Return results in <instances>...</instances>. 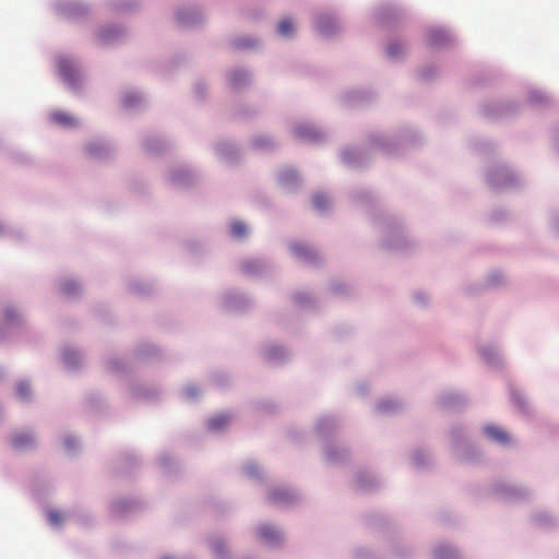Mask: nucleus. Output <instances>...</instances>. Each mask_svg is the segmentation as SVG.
Instances as JSON below:
<instances>
[{"mask_svg": "<svg viewBox=\"0 0 559 559\" xmlns=\"http://www.w3.org/2000/svg\"><path fill=\"white\" fill-rule=\"evenodd\" d=\"M402 50L403 47L397 43H392L388 46V55L390 57H396Z\"/></svg>", "mask_w": 559, "mask_h": 559, "instance_id": "4468645a", "label": "nucleus"}, {"mask_svg": "<svg viewBox=\"0 0 559 559\" xmlns=\"http://www.w3.org/2000/svg\"><path fill=\"white\" fill-rule=\"evenodd\" d=\"M444 36L445 35H444V33L442 31H438V32L432 33L430 35V41H431V44H438V43H440L439 37L441 38V37H444Z\"/></svg>", "mask_w": 559, "mask_h": 559, "instance_id": "a211bd4d", "label": "nucleus"}, {"mask_svg": "<svg viewBox=\"0 0 559 559\" xmlns=\"http://www.w3.org/2000/svg\"><path fill=\"white\" fill-rule=\"evenodd\" d=\"M51 118L55 122L63 127H72L75 124V119L67 112H55Z\"/></svg>", "mask_w": 559, "mask_h": 559, "instance_id": "20e7f679", "label": "nucleus"}, {"mask_svg": "<svg viewBox=\"0 0 559 559\" xmlns=\"http://www.w3.org/2000/svg\"><path fill=\"white\" fill-rule=\"evenodd\" d=\"M28 393H29L28 384H26L24 382L19 383V385H17V394L21 397H26L28 395Z\"/></svg>", "mask_w": 559, "mask_h": 559, "instance_id": "f3484780", "label": "nucleus"}, {"mask_svg": "<svg viewBox=\"0 0 559 559\" xmlns=\"http://www.w3.org/2000/svg\"><path fill=\"white\" fill-rule=\"evenodd\" d=\"M118 31L115 29V28H108V29H104L100 34H99V40L103 43V44H107L109 43V38L114 35V34H117Z\"/></svg>", "mask_w": 559, "mask_h": 559, "instance_id": "ddd939ff", "label": "nucleus"}, {"mask_svg": "<svg viewBox=\"0 0 559 559\" xmlns=\"http://www.w3.org/2000/svg\"><path fill=\"white\" fill-rule=\"evenodd\" d=\"M246 78V73L243 71H236L230 76V82L234 86L240 84V82Z\"/></svg>", "mask_w": 559, "mask_h": 559, "instance_id": "dca6fc26", "label": "nucleus"}, {"mask_svg": "<svg viewBox=\"0 0 559 559\" xmlns=\"http://www.w3.org/2000/svg\"><path fill=\"white\" fill-rule=\"evenodd\" d=\"M272 499L276 502H285L289 499V492L286 490H274L272 493Z\"/></svg>", "mask_w": 559, "mask_h": 559, "instance_id": "f8f14e48", "label": "nucleus"}, {"mask_svg": "<svg viewBox=\"0 0 559 559\" xmlns=\"http://www.w3.org/2000/svg\"><path fill=\"white\" fill-rule=\"evenodd\" d=\"M277 32L282 36H288L294 32V24L290 20H283L278 23Z\"/></svg>", "mask_w": 559, "mask_h": 559, "instance_id": "6e6552de", "label": "nucleus"}, {"mask_svg": "<svg viewBox=\"0 0 559 559\" xmlns=\"http://www.w3.org/2000/svg\"><path fill=\"white\" fill-rule=\"evenodd\" d=\"M178 19H179L181 22H183V23L186 22V19H185V16H183V15H179V16H178Z\"/></svg>", "mask_w": 559, "mask_h": 559, "instance_id": "aec40b11", "label": "nucleus"}, {"mask_svg": "<svg viewBox=\"0 0 559 559\" xmlns=\"http://www.w3.org/2000/svg\"><path fill=\"white\" fill-rule=\"evenodd\" d=\"M230 230H231V234L235 236V237H242L246 235L247 233V227L243 223L241 222H234L231 224V227H230Z\"/></svg>", "mask_w": 559, "mask_h": 559, "instance_id": "9d476101", "label": "nucleus"}, {"mask_svg": "<svg viewBox=\"0 0 559 559\" xmlns=\"http://www.w3.org/2000/svg\"><path fill=\"white\" fill-rule=\"evenodd\" d=\"M259 534L265 540L276 542L280 539V532L267 525L261 526L259 528Z\"/></svg>", "mask_w": 559, "mask_h": 559, "instance_id": "39448f33", "label": "nucleus"}, {"mask_svg": "<svg viewBox=\"0 0 559 559\" xmlns=\"http://www.w3.org/2000/svg\"><path fill=\"white\" fill-rule=\"evenodd\" d=\"M485 432L490 439H492L496 442L508 443L510 441L508 433L499 427L487 426L485 427Z\"/></svg>", "mask_w": 559, "mask_h": 559, "instance_id": "f03ea898", "label": "nucleus"}, {"mask_svg": "<svg viewBox=\"0 0 559 559\" xmlns=\"http://www.w3.org/2000/svg\"><path fill=\"white\" fill-rule=\"evenodd\" d=\"M229 416L217 415L209 420V428L212 430L222 429L229 423Z\"/></svg>", "mask_w": 559, "mask_h": 559, "instance_id": "423d86ee", "label": "nucleus"}, {"mask_svg": "<svg viewBox=\"0 0 559 559\" xmlns=\"http://www.w3.org/2000/svg\"><path fill=\"white\" fill-rule=\"evenodd\" d=\"M34 442V438L29 432H20L13 436L12 444L17 448H26Z\"/></svg>", "mask_w": 559, "mask_h": 559, "instance_id": "7ed1b4c3", "label": "nucleus"}, {"mask_svg": "<svg viewBox=\"0 0 559 559\" xmlns=\"http://www.w3.org/2000/svg\"><path fill=\"white\" fill-rule=\"evenodd\" d=\"M62 289H63V293H64V294H71L72 292H74V290L76 289V286H75V284H74V283H72V282H71V283H66V284L63 285V288H62Z\"/></svg>", "mask_w": 559, "mask_h": 559, "instance_id": "6ab92c4d", "label": "nucleus"}, {"mask_svg": "<svg viewBox=\"0 0 559 559\" xmlns=\"http://www.w3.org/2000/svg\"><path fill=\"white\" fill-rule=\"evenodd\" d=\"M293 250L296 253V255L300 258H305L306 260L314 259L316 254L312 251V249L308 248L305 245L297 243L293 246Z\"/></svg>", "mask_w": 559, "mask_h": 559, "instance_id": "0eeeda50", "label": "nucleus"}, {"mask_svg": "<svg viewBox=\"0 0 559 559\" xmlns=\"http://www.w3.org/2000/svg\"><path fill=\"white\" fill-rule=\"evenodd\" d=\"M58 67L59 73L62 76V79L68 83H74L76 72L73 64L69 60H60Z\"/></svg>", "mask_w": 559, "mask_h": 559, "instance_id": "f257e3e1", "label": "nucleus"}, {"mask_svg": "<svg viewBox=\"0 0 559 559\" xmlns=\"http://www.w3.org/2000/svg\"><path fill=\"white\" fill-rule=\"evenodd\" d=\"M297 134L302 139H316L318 133L310 127H300L296 130Z\"/></svg>", "mask_w": 559, "mask_h": 559, "instance_id": "1a4fd4ad", "label": "nucleus"}, {"mask_svg": "<svg viewBox=\"0 0 559 559\" xmlns=\"http://www.w3.org/2000/svg\"><path fill=\"white\" fill-rule=\"evenodd\" d=\"M163 559H169V558H163Z\"/></svg>", "mask_w": 559, "mask_h": 559, "instance_id": "412c9836", "label": "nucleus"}, {"mask_svg": "<svg viewBox=\"0 0 559 559\" xmlns=\"http://www.w3.org/2000/svg\"><path fill=\"white\" fill-rule=\"evenodd\" d=\"M313 204L318 210H324L329 205V199L324 194H316L313 197Z\"/></svg>", "mask_w": 559, "mask_h": 559, "instance_id": "9b49d317", "label": "nucleus"}, {"mask_svg": "<svg viewBox=\"0 0 559 559\" xmlns=\"http://www.w3.org/2000/svg\"><path fill=\"white\" fill-rule=\"evenodd\" d=\"M48 519H49V522H50L51 524L57 525V524H60V523L62 522L63 516H62V514H61L60 512H58V511H50V512L48 513Z\"/></svg>", "mask_w": 559, "mask_h": 559, "instance_id": "2eb2a0df", "label": "nucleus"}]
</instances>
